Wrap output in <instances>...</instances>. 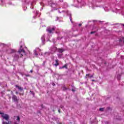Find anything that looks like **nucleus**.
Here are the masks:
<instances>
[{
	"mask_svg": "<svg viewBox=\"0 0 124 124\" xmlns=\"http://www.w3.org/2000/svg\"><path fill=\"white\" fill-rule=\"evenodd\" d=\"M0 115H1L2 118H3V119L6 121H8V120H9V115H8V114H5L4 113L0 112Z\"/></svg>",
	"mask_w": 124,
	"mask_h": 124,
	"instance_id": "nucleus-1",
	"label": "nucleus"
},
{
	"mask_svg": "<svg viewBox=\"0 0 124 124\" xmlns=\"http://www.w3.org/2000/svg\"><path fill=\"white\" fill-rule=\"evenodd\" d=\"M56 30V27H53V28H48L46 29V31L48 32V33H54V31H55Z\"/></svg>",
	"mask_w": 124,
	"mask_h": 124,
	"instance_id": "nucleus-2",
	"label": "nucleus"
},
{
	"mask_svg": "<svg viewBox=\"0 0 124 124\" xmlns=\"http://www.w3.org/2000/svg\"><path fill=\"white\" fill-rule=\"evenodd\" d=\"M12 100H14V102H16L18 103V98L16 97V95H13L12 97Z\"/></svg>",
	"mask_w": 124,
	"mask_h": 124,
	"instance_id": "nucleus-3",
	"label": "nucleus"
},
{
	"mask_svg": "<svg viewBox=\"0 0 124 124\" xmlns=\"http://www.w3.org/2000/svg\"><path fill=\"white\" fill-rule=\"evenodd\" d=\"M56 63L54 64L53 65L55 66H58V65H60V63H59V60L56 59L55 60Z\"/></svg>",
	"mask_w": 124,
	"mask_h": 124,
	"instance_id": "nucleus-4",
	"label": "nucleus"
},
{
	"mask_svg": "<svg viewBox=\"0 0 124 124\" xmlns=\"http://www.w3.org/2000/svg\"><path fill=\"white\" fill-rule=\"evenodd\" d=\"M15 87H16V88H17V89H18V90H19V91H23V88L19 86L18 85H16L15 86Z\"/></svg>",
	"mask_w": 124,
	"mask_h": 124,
	"instance_id": "nucleus-5",
	"label": "nucleus"
},
{
	"mask_svg": "<svg viewBox=\"0 0 124 124\" xmlns=\"http://www.w3.org/2000/svg\"><path fill=\"white\" fill-rule=\"evenodd\" d=\"M18 53H19V54H21V53H23L24 54H25V53H26V52L25 51V49H20L18 51Z\"/></svg>",
	"mask_w": 124,
	"mask_h": 124,
	"instance_id": "nucleus-6",
	"label": "nucleus"
},
{
	"mask_svg": "<svg viewBox=\"0 0 124 124\" xmlns=\"http://www.w3.org/2000/svg\"><path fill=\"white\" fill-rule=\"evenodd\" d=\"M19 59V56L17 55H15V57H14V60L15 61H17L18 60V59Z\"/></svg>",
	"mask_w": 124,
	"mask_h": 124,
	"instance_id": "nucleus-7",
	"label": "nucleus"
},
{
	"mask_svg": "<svg viewBox=\"0 0 124 124\" xmlns=\"http://www.w3.org/2000/svg\"><path fill=\"white\" fill-rule=\"evenodd\" d=\"M60 68H61V69H62V68H66V69H67V65L65 64L64 66H62Z\"/></svg>",
	"mask_w": 124,
	"mask_h": 124,
	"instance_id": "nucleus-8",
	"label": "nucleus"
},
{
	"mask_svg": "<svg viewBox=\"0 0 124 124\" xmlns=\"http://www.w3.org/2000/svg\"><path fill=\"white\" fill-rule=\"evenodd\" d=\"M10 123H11V121H9L8 122L3 121L2 124H10Z\"/></svg>",
	"mask_w": 124,
	"mask_h": 124,
	"instance_id": "nucleus-9",
	"label": "nucleus"
},
{
	"mask_svg": "<svg viewBox=\"0 0 124 124\" xmlns=\"http://www.w3.org/2000/svg\"><path fill=\"white\" fill-rule=\"evenodd\" d=\"M58 51L59 53H62V52H63V50L62 48H59Z\"/></svg>",
	"mask_w": 124,
	"mask_h": 124,
	"instance_id": "nucleus-10",
	"label": "nucleus"
},
{
	"mask_svg": "<svg viewBox=\"0 0 124 124\" xmlns=\"http://www.w3.org/2000/svg\"><path fill=\"white\" fill-rule=\"evenodd\" d=\"M99 111H101V112H103V111H104V108H100Z\"/></svg>",
	"mask_w": 124,
	"mask_h": 124,
	"instance_id": "nucleus-11",
	"label": "nucleus"
},
{
	"mask_svg": "<svg viewBox=\"0 0 124 124\" xmlns=\"http://www.w3.org/2000/svg\"><path fill=\"white\" fill-rule=\"evenodd\" d=\"M120 42H122V41H123V42H124V38H122V39L119 40Z\"/></svg>",
	"mask_w": 124,
	"mask_h": 124,
	"instance_id": "nucleus-12",
	"label": "nucleus"
},
{
	"mask_svg": "<svg viewBox=\"0 0 124 124\" xmlns=\"http://www.w3.org/2000/svg\"><path fill=\"white\" fill-rule=\"evenodd\" d=\"M62 90H63V91H66V90H67V88H66V87H65V86H63V87H62Z\"/></svg>",
	"mask_w": 124,
	"mask_h": 124,
	"instance_id": "nucleus-13",
	"label": "nucleus"
},
{
	"mask_svg": "<svg viewBox=\"0 0 124 124\" xmlns=\"http://www.w3.org/2000/svg\"><path fill=\"white\" fill-rule=\"evenodd\" d=\"M16 121L20 122V117L19 116H17Z\"/></svg>",
	"mask_w": 124,
	"mask_h": 124,
	"instance_id": "nucleus-14",
	"label": "nucleus"
},
{
	"mask_svg": "<svg viewBox=\"0 0 124 124\" xmlns=\"http://www.w3.org/2000/svg\"><path fill=\"white\" fill-rule=\"evenodd\" d=\"M93 33H95V31H91V34H93Z\"/></svg>",
	"mask_w": 124,
	"mask_h": 124,
	"instance_id": "nucleus-15",
	"label": "nucleus"
},
{
	"mask_svg": "<svg viewBox=\"0 0 124 124\" xmlns=\"http://www.w3.org/2000/svg\"><path fill=\"white\" fill-rule=\"evenodd\" d=\"M62 37H57V39H62Z\"/></svg>",
	"mask_w": 124,
	"mask_h": 124,
	"instance_id": "nucleus-16",
	"label": "nucleus"
},
{
	"mask_svg": "<svg viewBox=\"0 0 124 124\" xmlns=\"http://www.w3.org/2000/svg\"><path fill=\"white\" fill-rule=\"evenodd\" d=\"M52 86H56V84L54 83H52Z\"/></svg>",
	"mask_w": 124,
	"mask_h": 124,
	"instance_id": "nucleus-17",
	"label": "nucleus"
},
{
	"mask_svg": "<svg viewBox=\"0 0 124 124\" xmlns=\"http://www.w3.org/2000/svg\"><path fill=\"white\" fill-rule=\"evenodd\" d=\"M79 27H81V26H82V24L80 23L79 25H78Z\"/></svg>",
	"mask_w": 124,
	"mask_h": 124,
	"instance_id": "nucleus-18",
	"label": "nucleus"
},
{
	"mask_svg": "<svg viewBox=\"0 0 124 124\" xmlns=\"http://www.w3.org/2000/svg\"><path fill=\"white\" fill-rule=\"evenodd\" d=\"M86 76H90V74H86Z\"/></svg>",
	"mask_w": 124,
	"mask_h": 124,
	"instance_id": "nucleus-19",
	"label": "nucleus"
},
{
	"mask_svg": "<svg viewBox=\"0 0 124 124\" xmlns=\"http://www.w3.org/2000/svg\"><path fill=\"white\" fill-rule=\"evenodd\" d=\"M58 112H59V113H61V109H59Z\"/></svg>",
	"mask_w": 124,
	"mask_h": 124,
	"instance_id": "nucleus-20",
	"label": "nucleus"
},
{
	"mask_svg": "<svg viewBox=\"0 0 124 124\" xmlns=\"http://www.w3.org/2000/svg\"><path fill=\"white\" fill-rule=\"evenodd\" d=\"M30 72H31V73H32V72H33L32 70H31L30 71Z\"/></svg>",
	"mask_w": 124,
	"mask_h": 124,
	"instance_id": "nucleus-21",
	"label": "nucleus"
},
{
	"mask_svg": "<svg viewBox=\"0 0 124 124\" xmlns=\"http://www.w3.org/2000/svg\"><path fill=\"white\" fill-rule=\"evenodd\" d=\"M11 94H13V91H11Z\"/></svg>",
	"mask_w": 124,
	"mask_h": 124,
	"instance_id": "nucleus-22",
	"label": "nucleus"
},
{
	"mask_svg": "<svg viewBox=\"0 0 124 124\" xmlns=\"http://www.w3.org/2000/svg\"><path fill=\"white\" fill-rule=\"evenodd\" d=\"M16 94H18V92H16Z\"/></svg>",
	"mask_w": 124,
	"mask_h": 124,
	"instance_id": "nucleus-23",
	"label": "nucleus"
},
{
	"mask_svg": "<svg viewBox=\"0 0 124 124\" xmlns=\"http://www.w3.org/2000/svg\"><path fill=\"white\" fill-rule=\"evenodd\" d=\"M22 47H23V46L22 45L20 46V48H22Z\"/></svg>",
	"mask_w": 124,
	"mask_h": 124,
	"instance_id": "nucleus-24",
	"label": "nucleus"
},
{
	"mask_svg": "<svg viewBox=\"0 0 124 124\" xmlns=\"http://www.w3.org/2000/svg\"><path fill=\"white\" fill-rule=\"evenodd\" d=\"M21 57H23V54H21Z\"/></svg>",
	"mask_w": 124,
	"mask_h": 124,
	"instance_id": "nucleus-25",
	"label": "nucleus"
},
{
	"mask_svg": "<svg viewBox=\"0 0 124 124\" xmlns=\"http://www.w3.org/2000/svg\"><path fill=\"white\" fill-rule=\"evenodd\" d=\"M93 81H94V79L92 80V82H93Z\"/></svg>",
	"mask_w": 124,
	"mask_h": 124,
	"instance_id": "nucleus-26",
	"label": "nucleus"
},
{
	"mask_svg": "<svg viewBox=\"0 0 124 124\" xmlns=\"http://www.w3.org/2000/svg\"><path fill=\"white\" fill-rule=\"evenodd\" d=\"M12 52H15V50H12Z\"/></svg>",
	"mask_w": 124,
	"mask_h": 124,
	"instance_id": "nucleus-27",
	"label": "nucleus"
},
{
	"mask_svg": "<svg viewBox=\"0 0 124 124\" xmlns=\"http://www.w3.org/2000/svg\"><path fill=\"white\" fill-rule=\"evenodd\" d=\"M92 77H93V76H91V78H92Z\"/></svg>",
	"mask_w": 124,
	"mask_h": 124,
	"instance_id": "nucleus-28",
	"label": "nucleus"
},
{
	"mask_svg": "<svg viewBox=\"0 0 124 124\" xmlns=\"http://www.w3.org/2000/svg\"><path fill=\"white\" fill-rule=\"evenodd\" d=\"M122 26H123V27H124V24H122Z\"/></svg>",
	"mask_w": 124,
	"mask_h": 124,
	"instance_id": "nucleus-29",
	"label": "nucleus"
},
{
	"mask_svg": "<svg viewBox=\"0 0 124 124\" xmlns=\"http://www.w3.org/2000/svg\"><path fill=\"white\" fill-rule=\"evenodd\" d=\"M85 78H87V76L85 77Z\"/></svg>",
	"mask_w": 124,
	"mask_h": 124,
	"instance_id": "nucleus-30",
	"label": "nucleus"
},
{
	"mask_svg": "<svg viewBox=\"0 0 124 124\" xmlns=\"http://www.w3.org/2000/svg\"><path fill=\"white\" fill-rule=\"evenodd\" d=\"M33 94H34V93L32 92Z\"/></svg>",
	"mask_w": 124,
	"mask_h": 124,
	"instance_id": "nucleus-31",
	"label": "nucleus"
},
{
	"mask_svg": "<svg viewBox=\"0 0 124 124\" xmlns=\"http://www.w3.org/2000/svg\"><path fill=\"white\" fill-rule=\"evenodd\" d=\"M61 108H62V106H61Z\"/></svg>",
	"mask_w": 124,
	"mask_h": 124,
	"instance_id": "nucleus-32",
	"label": "nucleus"
},
{
	"mask_svg": "<svg viewBox=\"0 0 124 124\" xmlns=\"http://www.w3.org/2000/svg\"><path fill=\"white\" fill-rule=\"evenodd\" d=\"M44 63H45V62H44Z\"/></svg>",
	"mask_w": 124,
	"mask_h": 124,
	"instance_id": "nucleus-33",
	"label": "nucleus"
},
{
	"mask_svg": "<svg viewBox=\"0 0 124 124\" xmlns=\"http://www.w3.org/2000/svg\"><path fill=\"white\" fill-rule=\"evenodd\" d=\"M30 92L31 93V91H30Z\"/></svg>",
	"mask_w": 124,
	"mask_h": 124,
	"instance_id": "nucleus-34",
	"label": "nucleus"
},
{
	"mask_svg": "<svg viewBox=\"0 0 124 124\" xmlns=\"http://www.w3.org/2000/svg\"><path fill=\"white\" fill-rule=\"evenodd\" d=\"M62 124V123H61V124Z\"/></svg>",
	"mask_w": 124,
	"mask_h": 124,
	"instance_id": "nucleus-35",
	"label": "nucleus"
}]
</instances>
